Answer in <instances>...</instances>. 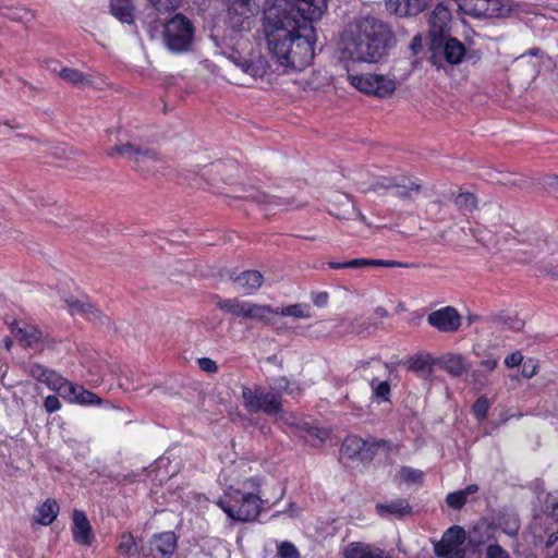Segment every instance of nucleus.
<instances>
[{"instance_id":"obj_56","label":"nucleus","mask_w":558,"mask_h":558,"mask_svg":"<svg viewBox=\"0 0 558 558\" xmlns=\"http://www.w3.org/2000/svg\"><path fill=\"white\" fill-rule=\"evenodd\" d=\"M78 402L81 403H98L99 398L89 391L82 390L80 395L75 392V395H72Z\"/></svg>"},{"instance_id":"obj_44","label":"nucleus","mask_w":558,"mask_h":558,"mask_svg":"<svg viewBox=\"0 0 558 558\" xmlns=\"http://www.w3.org/2000/svg\"><path fill=\"white\" fill-rule=\"evenodd\" d=\"M151 7L160 13L170 12L175 10L181 4L182 0H148Z\"/></svg>"},{"instance_id":"obj_38","label":"nucleus","mask_w":558,"mask_h":558,"mask_svg":"<svg viewBox=\"0 0 558 558\" xmlns=\"http://www.w3.org/2000/svg\"><path fill=\"white\" fill-rule=\"evenodd\" d=\"M361 376L371 383V378H378L379 375L386 373L387 365L379 362H366L360 367Z\"/></svg>"},{"instance_id":"obj_52","label":"nucleus","mask_w":558,"mask_h":558,"mask_svg":"<svg viewBox=\"0 0 558 558\" xmlns=\"http://www.w3.org/2000/svg\"><path fill=\"white\" fill-rule=\"evenodd\" d=\"M72 314H84L85 310H90V303L84 300L66 301Z\"/></svg>"},{"instance_id":"obj_19","label":"nucleus","mask_w":558,"mask_h":558,"mask_svg":"<svg viewBox=\"0 0 558 558\" xmlns=\"http://www.w3.org/2000/svg\"><path fill=\"white\" fill-rule=\"evenodd\" d=\"M341 453L352 460L369 461L376 453V445L357 436H348L342 442Z\"/></svg>"},{"instance_id":"obj_36","label":"nucleus","mask_w":558,"mask_h":558,"mask_svg":"<svg viewBox=\"0 0 558 558\" xmlns=\"http://www.w3.org/2000/svg\"><path fill=\"white\" fill-rule=\"evenodd\" d=\"M59 76L73 85L87 86L93 83L89 75L71 68H63L59 72Z\"/></svg>"},{"instance_id":"obj_41","label":"nucleus","mask_w":558,"mask_h":558,"mask_svg":"<svg viewBox=\"0 0 558 558\" xmlns=\"http://www.w3.org/2000/svg\"><path fill=\"white\" fill-rule=\"evenodd\" d=\"M118 551L124 556H131L137 553V544L131 533L122 534Z\"/></svg>"},{"instance_id":"obj_1","label":"nucleus","mask_w":558,"mask_h":558,"mask_svg":"<svg viewBox=\"0 0 558 558\" xmlns=\"http://www.w3.org/2000/svg\"><path fill=\"white\" fill-rule=\"evenodd\" d=\"M391 37L383 21L373 16L359 19L343 33L342 56L352 62L377 63L386 56Z\"/></svg>"},{"instance_id":"obj_42","label":"nucleus","mask_w":558,"mask_h":558,"mask_svg":"<svg viewBox=\"0 0 558 558\" xmlns=\"http://www.w3.org/2000/svg\"><path fill=\"white\" fill-rule=\"evenodd\" d=\"M303 429L306 432V439H317L319 442H324L329 437V432L327 429L319 428L317 426L310 425L304 423Z\"/></svg>"},{"instance_id":"obj_22","label":"nucleus","mask_w":558,"mask_h":558,"mask_svg":"<svg viewBox=\"0 0 558 558\" xmlns=\"http://www.w3.org/2000/svg\"><path fill=\"white\" fill-rule=\"evenodd\" d=\"M72 520V535L74 542L81 546H90L95 539V535L86 514L83 511L75 509L73 511Z\"/></svg>"},{"instance_id":"obj_46","label":"nucleus","mask_w":558,"mask_h":558,"mask_svg":"<svg viewBox=\"0 0 558 558\" xmlns=\"http://www.w3.org/2000/svg\"><path fill=\"white\" fill-rule=\"evenodd\" d=\"M278 556L280 558H299L300 554L292 543L283 542L278 547Z\"/></svg>"},{"instance_id":"obj_32","label":"nucleus","mask_w":558,"mask_h":558,"mask_svg":"<svg viewBox=\"0 0 558 558\" xmlns=\"http://www.w3.org/2000/svg\"><path fill=\"white\" fill-rule=\"evenodd\" d=\"M292 317L294 319H307L312 317L311 306L304 303H295L277 308L275 316Z\"/></svg>"},{"instance_id":"obj_50","label":"nucleus","mask_w":558,"mask_h":558,"mask_svg":"<svg viewBox=\"0 0 558 558\" xmlns=\"http://www.w3.org/2000/svg\"><path fill=\"white\" fill-rule=\"evenodd\" d=\"M50 371L51 369L45 367L44 365L36 363L31 366L29 375L37 381L45 383Z\"/></svg>"},{"instance_id":"obj_55","label":"nucleus","mask_w":558,"mask_h":558,"mask_svg":"<svg viewBox=\"0 0 558 558\" xmlns=\"http://www.w3.org/2000/svg\"><path fill=\"white\" fill-rule=\"evenodd\" d=\"M197 363L199 368L206 373L215 374L218 371L217 363L209 357H201Z\"/></svg>"},{"instance_id":"obj_16","label":"nucleus","mask_w":558,"mask_h":558,"mask_svg":"<svg viewBox=\"0 0 558 558\" xmlns=\"http://www.w3.org/2000/svg\"><path fill=\"white\" fill-rule=\"evenodd\" d=\"M466 539L465 531L459 525L448 529L441 539L435 544V554L439 558H465L463 547Z\"/></svg>"},{"instance_id":"obj_62","label":"nucleus","mask_w":558,"mask_h":558,"mask_svg":"<svg viewBox=\"0 0 558 558\" xmlns=\"http://www.w3.org/2000/svg\"><path fill=\"white\" fill-rule=\"evenodd\" d=\"M538 372V366L536 364H533L531 367H527L526 365H524L523 369H522V375L524 378H532L534 377Z\"/></svg>"},{"instance_id":"obj_29","label":"nucleus","mask_w":558,"mask_h":558,"mask_svg":"<svg viewBox=\"0 0 558 558\" xmlns=\"http://www.w3.org/2000/svg\"><path fill=\"white\" fill-rule=\"evenodd\" d=\"M51 390L57 391L59 395H75L77 389L72 383L63 378L56 371H50L45 383Z\"/></svg>"},{"instance_id":"obj_39","label":"nucleus","mask_w":558,"mask_h":558,"mask_svg":"<svg viewBox=\"0 0 558 558\" xmlns=\"http://www.w3.org/2000/svg\"><path fill=\"white\" fill-rule=\"evenodd\" d=\"M454 204L464 214L472 213L477 207V198L472 193L463 192L454 197Z\"/></svg>"},{"instance_id":"obj_20","label":"nucleus","mask_w":558,"mask_h":558,"mask_svg":"<svg viewBox=\"0 0 558 558\" xmlns=\"http://www.w3.org/2000/svg\"><path fill=\"white\" fill-rule=\"evenodd\" d=\"M427 322L442 332H454L461 326V316L452 306H446L428 314Z\"/></svg>"},{"instance_id":"obj_48","label":"nucleus","mask_w":558,"mask_h":558,"mask_svg":"<svg viewBox=\"0 0 558 558\" xmlns=\"http://www.w3.org/2000/svg\"><path fill=\"white\" fill-rule=\"evenodd\" d=\"M248 198L256 202L258 205L264 206L265 208H267V206H271V205H275V206L279 205L277 197L270 196V195H267V194L260 193V192L250 195Z\"/></svg>"},{"instance_id":"obj_59","label":"nucleus","mask_w":558,"mask_h":558,"mask_svg":"<svg viewBox=\"0 0 558 558\" xmlns=\"http://www.w3.org/2000/svg\"><path fill=\"white\" fill-rule=\"evenodd\" d=\"M10 17H11L12 20H14V21H19V22H26V21H28V20L33 19V17H34V14H33L31 11L26 10V9H21V10H16V11H14V12L10 15Z\"/></svg>"},{"instance_id":"obj_35","label":"nucleus","mask_w":558,"mask_h":558,"mask_svg":"<svg viewBox=\"0 0 558 558\" xmlns=\"http://www.w3.org/2000/svg\"><path fill=\"white\" fill-rule=\"evenodd\" d=\"M376 547L362 542H352L343 550V558H372Z\"/></svg>"},{"instance_id":"obj_57","label":"nucleus","mask_w":558,"mask_h":558,"mask_svg":"<svg viewBox=\"0 0 558 558\" xmlns=\"http://www.w3.org/2000/svg\"><path fill=\"white\" fill-rule=\"evenodd\" d=\"M44 407L48 413H53L61 408V403L56 396H48L44 401Z\"/></svg>"},{"instance_id":"obj_58","label":"nucleus","mask_w":558,"mask_h":558,"mask_svg":"<svg viewBox=\"0 0 558 558\" xmlns=\"http://www.w3.org/2000/svg\"><path fill=\"white\" fill-rule=\"evenodd\" d=\"M523 361V355L521 352L519 351H515L511 354H509L506 359H505V364L507 367L509 368H513V367H517L519 366Z\"/></svg>"},{"instance_id":"obj_18","label":"nucleus","mask_w":558,"mask_h":558,"mask_svg":"<svg viewBox=\"0 0 558 558\" xmlns=\"http://www.w3.org/2000/svg\"><path fill=\"white\" fill-rule=\"evenodd\" d=\"M451 11L444 3H438L428 16L430 43L450 36Z\"/></svg>"},{"instance_id":"obj_49","label":"nucleus","mask_w":558,"mask_h":558,"mask_svg":"<svg viewBox=\"0 0 558 558\" xmlns=\"http://www.w3.org/2000/svg\"><path fill=\"white\" fill-rule=\"evenodd\" d=\"M544 548L548 556L558 558V530L547 537Z\"/></svg>"},{"instance_id":"obj_31","label":"nucleus","mask_w":558,"mask_h":558,"mask_svg":"<svg viewBox=\"0 0 558 558\" xmlns=\"http://www.w3.org/2000/svg\"><path fill=\"white\" fill-rule=\"evenodd\" d=\"M111 13L122 23L131 24L134 21V7L131 0H111Z\"/></svg>"},{"instance_id":"obj_64","label":"nucleus","mask_w":558,"mask_h":558,"mask_svg":"<svg viewBox=\"0 0 558 558\" xmlns=\"http://www.w3.org/2000/svg\"><path fill=\"white\" fill-rule=\"evenodd\" d=\"M372 558H393V557L386 550L376 547Z\"/></svg>"},{"instance_id":"obj_40","label":"nucleus","mask_w":558,"mask_h":558,"mask_svg":"<svg viewBox=\"0 0 558 558\" xmlns=\"http://www.w3.org/2000/svg\"><path fill=\"white\" fill-rule=\"evenodd\" d=\"M373 395L377 401H390V385L387 380L379 381L378 378H371Z\"/></svg>"},{"instance_id":"obj_51","label":"nucleus","mask_w":558,"mask_h":558,"mask_svg":"<svg viewBox=\"0 0 558 558\" xmlns=\"http://www.w3.org/2000/svg\"><path fill=\"white\" fill-rule=\"evenodd\" d=\"M486 558H510V555L500 545L490 544L486 548Z\"/></svg>"},{"instance_id":"obj_14","label":"nucleus","mask_w":558,"mask_h":558,"mask_svg":"<svg viewBox=\"0 0 558 558\" xmlns=\"http://www.w3.org/2000/svg\"><path fill=\"white\" fill-rule=\"evenodd\" d=\"M258 5L256 0H228L227 22L235 32L250 31Z\"/></svg>"},{"instance_id":"obj_13","label":"nucleus","mask_w":558,"mask_h":558,"mask_svg":"<svg viewBox=\"0 0 558 558\" xmlns=\"http://www.w3.org/2000/svg\"><path fill=\"white\" fill-rule=\"evenodd\" d=\"M10 330L23 349L44 351L46 348H54L56 341L48 333H44L36 325L20 324L14 320L10 324Z\"/></svg>"},{"instance_id":"obj_30","label":"nucleus","mask_w":558,"mask_h":558,"mask_svg":"<svg viewBox=\"0 0 558 558\" xmlns=\"http://www.w3.org/2000/svg\"><path fill=\"white\" fill-rule=\"evenodd\" d=\"M307 19H320L327 9V0H292Z\"/></svg>"},{"instance_id":"obj_6","label":"nucleus","mask_w":558,"mask_h":558,"mask_svg":"<svg viewBox=\"0 0 558 558\" xmlns=\"http://www.w3.org/2000/svg\"><path fill=\"white\" fill-rule=\"evenodd\" d=\"M262 499L257 494L234 490L220 498L218 506L234 521H254L260 513Z\"/></svg>"},{"instance_id":"obj_15","label":"nucleus","mask_w":558,"mask_h":558,"mask_svg":"<svg viewBox=\"0 0 558 558\" xmlns=\"http://www.w3.org/2000/svg\"><path fill=\"white\" fill-rule=\"evenodd\" d=\"M534 248L544 264L545 270L558 279V232L538 234L534 238Z\"/></svg>"},{"instance_id":"obj_27","label":"nucleus","mask_w":558,"mask_h":558,"mask_svg":"<svg viewBox=\"0 0 558 558\" xmlns=\"http://www.w3.org/2000/svg\"><path fill=\"white\" fill-rule=\"evenodd\" d=\"M376 511L379 515H393L397 518H403L412 512V508L408 500L398 499L389 504H377Z\"/></svg>"},{"instance_id":"obj_34","label":"nucleus","mask_w":558,"mask_h":558,"mask_svg":"<svg viewBox=\"0 0 558 558\" xmlns=\"http://www.w3.org/2000/svg\"><path fill=\"white\" fill-rule=\"evenodd\" d=\"M477 492L478 486L476 484H471L462 490L448 494L446 497V504L452 509H461L465 505L468 497L476 494Z\"/></svg>"},{"instance_id":"obj_9","label":"nucleus","mask_w":558,"mask_h":558,"mask_svg":"<svg viewBox=\"0 0 558 558\" xmlns=\"http://www.w3.org/2000/svg\"><path fill=\"white\" fill-rule=\"evenodd\" d=\"M194 36V27L183 14H177L167 22L163 29V41L169 50L182 52L190 48Z\"/></svg>"},{"instance_id":"obj_26","label":"nucleus","mask_w":558,"mask_h":558,"mask_svg":"<svg viewBox=\"0 0 558 558\" xmlns=\"http://www.w3.org/2000/svg\"><path fill=\"white\" fill-rule=\"evenodd\" d=\"M498 359L489 357L480 362L478 368L471 373V383L478 389H483L488 385L487 375L498 366Z\"/></svg>"},{"instance_id":"obj_45","label":"nucleus","mask_w":558,"mask_h":558,"mask_svg":"<svg viewBox=\"0 0 558 558\" xmlns=\"http://www.w3.org/2000/svg\"><path fill=\"white\" fill-rule=\"evenodd\" d=\"M473 412L478 420H484L489 409V401L486 397H480L473 404Z\"/></svg>"},{"instance_id":"obj_4","label":"nucleus","mask_w":558,"mask_h":558,"mask_svg":"<svg viewBox=\"0 0 558 558\" xmlns=\"http://www.w3.org/2000/svg\"><path fill=\"white\" fill-rule=\"evenodd\" d=\"M430 63L444 70L446 64L458 65L464 60L477 61L481 58L476 51L468 50L462 41L451 36L430 43Z\"/></svg>"},{"instance_id":"obj_33","label":"nucleus","mask_w":558,"mask_h":558,"mask_svg":"<svg viewBox=\"0 0 558 558\" xmlns=\"http://www.w3.org/2000/svg\"><path fill=\"white\" fill-rule=\"evenodd\" d=\"M59 512V505L54 499H47L37 509L36 522L43 525L51 524Z\"/></svg>"},{"instance_id":"obj_17","label":"nucleus","mask_w":558,"mask_h":558,"mask_svg":"<svg viewBox=\"0 0 558 558\" xmlns=\"http://www.w3.org/2000/svg\"><path fill=\"white\" fill-rule=\"evenodd\" d=\"M327 210L337 219L351 220L359 218L363 223L372 226L367 218L359 213L352 198L340 191H336L329 194L327 198Z\"/></svg>"},{"instance_id":"obj_12","label":"nucleus","mask_w":558,"mask_h":558,"mask_svg":"<svg viewBox=\"0 0 558 558\" xmlns=\"http://www.w3.org/2000/svg\"><path fill=\"white\" fill-rule=\"evenodd\" d=\"M352 86L360 92L378 98L390 97L397 89L396 80L381 74H348Z\"/></svg>"},{"instance_id":"obj_60","label":"nucleus","mask_w":558,"mask_h":558,"mask_svg":"<svg viewBox=\"0 0 558 558\" xmlns=\"http://www.w3.org/2000/svg\"><path fill=\"white\" fill-rule=\"evenodd\" d=\"M343 266H348L349 268L365 267V266H368V259H366V258L351 259L347 263H343Z\"/></svg>"},{"instance_id":"obj_11","label":"nucleus","mask_w":558,"mask_h":558,"mask_svg":"<svg viewBox=\"0 0 558 558\" xmlns=\"http://www.w3.org/2000/svg\"><path fill=\"white\" fill-rule=\"evenodd\" d=\"M459 7L468 14L478 15L485 11L497 17H509L512 14L519 15L526 12L524 4L514 3L511 0H461Z\"/></svg>"},{"instance_id":"obj_3","label":"nucleus","mask_w":558,"mask_h":558,"mask_svg":"<svg viewBox=\"0 0 558 558\" xmlns=\"http://www.w3.org/2000/svg\"><path fill=\"white\" fill-rule=\"evenodd\" d=\"M269 52L272 59L282 68L301 71L314 58V43L306 32H301L278 44L276 49H269Z\"/></svg>"},{"instance_id":"obj_8","label":"nucleus","mask_w":558,"mask_h":558,"mask_svg":"<svg viewBox=\"0 0 558 558\" xmlns=\"http://www.w3.org/2000/svg\"><path fill=\"white\" fill-rule=\"evenodd\" d=\"M110 157L121 156L135 163L137 170L151 171L162 163L165 157L155 148L136 146L131 142L120 143L107 150Z\"/></svg>"},{"instance_id":"obj_7","label":"nucleus","mask_w":558,"mask_h":558,"mask_svg":"<svg viewBox=\"0 0 558 558\" xmlns=\"http://www.w3.org/2000/svg\"><path fill=\"white\" fill-rule=\"evenodd\" d=\"M242 398L244 408L248 413L263 412L269 416H277L282 413V401L279 392L267 391L258 385L243 386Z\"/></svg>"},{"instance_id":"obj_24","label":"nucleus","mask_w":558,"mask_h":558,"mask_svg":"<svg viewBox=\"0 0 558 558\" xmlns=\"http://www.w3.org/2000/svg\"><path fill=\"white\" fill-rule=\"evenodd\" d=\"M440 365L451 376L460 377L470 371L471 364L461 354L447 353L437 360Z\"/></svg>"},{"instance_id":"obj_25","label":"nucleus","mask_w":558,"mask_h":558,"mask_svg":"<svg viewBox=\"0 0 558 558\" xmlns=\"http://www.w3.org/2000/svg\"><path fill=\"white\" fill-rule=\"evenodd\" d=\"M230 279L238 283L245 293L257 291L264 282V276L258 270H245L238 276H230Z\"/></svg>"},{"instance_id":"obj_61","label":"nucleus","mask_w":558,"mask_h":558,"mask_svg":"<svg viewBox=\"0 0 558 558\" xmlns=\"http://www.w3.org/2000/svg\"><path fill=\"white\" fill-rule=\"evenodd\" d=\"M90 319H101L102 313L100 310L96 308L94 304L90 303V310H85L83 314Z\"/></svg>"},{"instance_id":"obj_37","label":"nucleus","mask_w":558,"mask_h":558,"mask_svg":"<svg viewBox=\"0 0 558 558\" xmlns=\"http://www.w3.org/2000/svg\"><path fill=\"white\" fill-rule=\"evenodd\" d=\"M437 363L429 354L416 355L411 359L410 368L424 376H429L433 372V365Z\"/></svg>"},{"instance_id":"obj_63","label":"nucleus","mask_w":558,"mask_h":558,"mask_svg":"<svg viewBox=\"0 0 558 558\" xmlns=\"http://www.w3.org/2000/svg\"><path fill=\"white\" fill-rule=\"evenodd\" d=\"M327 301H328V294L326 292H320L315 296L314 304L316 306L322 307L327 304Z\"/></svg>"},{"instance_id":"obj_54","label":"nucleus","mask_w":558,"mask_h":558,"mask_svg":"<svg viewBox=\"0 0 558 558\" xmlns=\"http://www.w3.org/2000/svg\"><path fill=\"white\" fill-rule=\"evenodd\" d=\"M520 529V522L517 518H510L502 523V530L510 536H515Z\"/></svg>"},{"instance_id":"obj_21","label":"nucleus","mask_w":558,"mask_h":558,"mask_svg":"<svg viewBox=\"0 0 558 558\" xmlns=\"http://www.w3.org/2000/svg\"><path fill=\"white\" fill-rule=\"evenodd\" d=\"M177 544L178 537L173 532H162L153 536L148 544L149 553L143 548V554L146 557L157 558L158 554L160 558H169L174 553Z\"/></svg>"},{"instance_id":"obj_43","label":"nucleus","mask_w":558,"mask_h":558,"mask_svg":"<svg viewBox=\"0 0 558 558\" xmlns=\"http://www.w3.org/2000/svg\"><path fill=\"white\" fill-rule=\"evenodd\" d=\"M399 477L405 483H420L423 476V472L420 470L403 466L399 471Z\"/></svg>"},{"instance_id":"obj_2","label":"nucleus","mask_w":558,"mask_h":558,"mask_svg":"<svg viewBox=\"0 0 558 558\" xmlns=\"http://www.w3.org/2000/svg\"><path fill=\"white\" fill-rule=\"evenodd\" d=\"M315 20L307 19L295 3L281 1L269 5L260 20V32L268 50L276 49L278 44L301 32H313L312 22Z\"/></svg>"},{"instance_id":"obj_5","label":"nucleus","mask_w":558,"mask_h":558,"mask_svg":"<svg viewBox=\"0 0 558 558\" xmlns=\"http://www.w3.org/2000/svg\"><path fill=\"white\" fill-rule=\"evenodd\" d=\"M216 305L225 314L263 325H271V317L277 313V308L268 304L247 302L238 298H217Z\"/></svg>"},{"instance_id":"obj_53","label":"nucleus","mask_w":558,"mask_h":558,"mask_svg":"<svg viewBox=\"0 0 558 558\" xmlns=\"http://www.w3.org/2000/svg\"><path fill=\"white\" fill-rule=\"evenodd\" d=\"M421 185L414 182H410L408 185H397V194L403 197H410L413 193H420Z\"/></svg>"},{"instance_id":"obj_47","label":"nucleus","mask_w":558,"mask_h":558,"mask_svg":"<svg viewBox=\"0 0 558 558\" xmlns=\"http://www.w3.org/2000/svg\"><path fill=\"white\" fill-rule=\"evenodd\" d=\"M352 332L363 333L371 332L376 329V326L372 324L368 319L355 318L352 323Z\"/></svg>"},{"instance_id":"obj_10","label":"nucleus","mask_w":558,"mask_h":558,"mask_svg":"<svg viewBox=\"0 0 558 558\" xmlns=\"http://www.w3.org/2000/svg\"><path fill=\"white\" fill-rule=\"evenodd\" d=\"M268 64L260 56L250 59L231 54L228 58L227 72L230 80L235 83H246L248 78L263 77L267 73Z\"/></svg>"},{"instance_id":"obj_23","label":"nucleus","mask_w":558,"mask_h":558,"mask_svg":"<svg viewBox=\"0 0 558 558\" xmlns=\"http://www.w3.org/2000/svg\"><path fill=\"white\" fill-rule=\"evenodd\" d=\"M426 5V0H386L388 11L400 17L417 15Z\"/></svg>"},{"instance_id":"obj_28","label":"nucleus","mask_w":558,"mask_h":558,"mask_svg":"<svg viewBox=\"0 0 558 558\" xmlns=\"http://www.w3.org/2000/svg\"><path fill=\"white\" fill-rule=\"evenodd\" d=\"M541 54L542 50L539 48H531L526 53L517 57L513 60V65L529 75H535L538 72L539 64L535 61H531V59Z\"/></svg>"}]
</instances>
